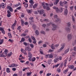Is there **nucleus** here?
<instances>
[{
	"mask_svg": "<svg viewBox=\"0 0 76 76\" xmlns=\"http://www.w3.org/2000/svg\"><path fill=\"white\" fill-rule=\"evenodd\" d=\"M34 14H35V15H38V12L37 11H34Z\"/></svg>",
	"mask_w": 76,
	"mask_h": 76,
	"instance_id": "nucleus-51",
	"label": "nucleus"
},
{
	"mask_svg": "<svg viewBox=\"0 0 76 76\" xmlns=\"http://www.w3.org/2000/svg\"><path fill=\"white\" fill-rule=\"evenodd\" d=\"M21 51L22 52V53H23L25 55H27V53L25 50H24L23 49H21Z\"/></svg>",
	"mask_w": 76,
	"mask_h": 76,
	"instance_id": "nucleus-10",
	"label": "nucleus"
},
{
	"mask_svg": "<svg viewBox=\"0 0 76 76\" xmlns=\"http://www.w3.org/2000/svg\"><path fill=\"white\" fill-rule=\"evenodd\" d=\"M67 38L69 40H70V39H71L73 38V37L71 34H69L68 35Z\"/></svg>",
	"mask_w": 76,
	"mask_h": 76,
	"instance_id": "nucleus-8",
	"label": "nucleus"
},
{
	"mask_svg": "<svg viewBox=\"0 0 76 76\" xmlns=\"http://www.w3.org/2000/svg\"><path fill=\"white\" fill-rule=\"evenodd\" d=\"M21 23L22 26H23V24L24 23V21L23 20H21Z\"/></svg>",
	"mask_w": 76,
	"mask_h": 76,
	"instance_id": "nucleus-38",
	"label": "nucleus"
},
{
	"mask_svg": "<svg viewBox=\"0 0 76 76\" xmlns=\"http://www.w3.org/2000/svg\"><path fill=\"white\" fill-rule=\"evenodd\" d=\"M50 25H51L53 27H54L53 28H55V29H57L58 28L57 26L56 25L54 24L53 23H50L49 24H47V26H49Z\"/></svg>",
	"mask_w": 76,
	"mask_h": 76,
	"instance_id": "nucleus-3",
	"label": "nucleus"
},
{
	"mask_svg": "<svg viewBox=\"0 0 76 76\" xmlns=\"http://www.w3.org/2000/svg\"><path fill=\"white\" fill-rule=\"evenodd\" d=\"M67 25L68 27H70L71 26V23L70 22H68L67 23Z\"/></svg>",
	"mask_w": 76,
	"mask_h": 76,
	"instance_id": "nucleus-33",
	"label": "nucleus"
},
{
	"mask_svg": "<svg viewBox=\"0 0 76 76\" xmlns=\"http://www.w3.org/2000/svg\"><path fill=\"white\" fill-rule=\"evenodd\" d=\"M54 44H52L51 45V48L52 50H55V47H57L59 46V44H57L56 45H54Z\"/></svg>",
	"mask_w": 76,
	"mask_h": 76,
	"instance_id": "nucleus-4",
	"label": "nucleus"
},
{
	"mask_svg": "<svg viewBox=\"0 0 76 76\" xmlns=\"http://www.w3.org/2000/svg\"><path fill=\"white\" fill-rule=\"evenodd\" d=\"M30 46L31 47V48H34V45L32 44H31L30 45Z\"/></svg>",
	"mask_w": 76,
	"mask_h": 76,
	"instance_id": "nucleus-48",
	"label": "nucleus"
},
{
	"mask_svg": "<svg viewBox=\"0 0 76 76\" xmlns=\"http://www.w3.org/2000/svg\"><path fill=\"white\" fill-rule=\"evenodd\" d=\"M26 35V34H21V37H25Z\"/></svg>",
	"mask_w": 76,
	"mask_h": 76,
	"instance_id": "nucleus-44",
	"label": "nucleus"
},
{
	"mask_svg": "<svg viewBox=\"0 0 76 76\" xmlns=\"http://www.w3.org/2000/svg\"><path fill=\"white\" fill-rule=\"evenodd\" d=\"M40 33L42 34H44V35H45V33L44 31H40Z\"/></svg>",
	"mask_w": 76,
	"mask_h": 76,
	"instance_id": "nucleus-43",
	"label": "nucleus"
},
{
	"mask_svg": "<svg viewBox=\"0 0 76 76\" xmlns=\"http://www.w3.org/2000/svg\"><path fill=\"white\" fill-rule=\"evenodd\" d=\"M72 19L73 22L74 23L75 22V18H74V16H72Z\"/></svg>",
	"mask_w": 76,
	"mask_h": 76,
	"instance_id": "nucleus-34",
	"label": "nucleus"
},
{
	"mask_svg": "<svg viewBox=\"0 0 76 76\" xmlns=\"http://www.w3.org/2000/svg\"><path fill=\"white\" fill-rule=\"evenodd\" d=\"M17 10H20L21 9V7H19L17 8Z\"/></svg>",
	"mask_w": 76,
	"mask_h": 76,
	"instance_id": "nucleus-59",
	"label": "nucleus"
},
{
	"mask_svg": "<svg viewBox=\"0 0 76 76\" xmlns=\"http://www.w3.org/2000/svg\"><path fill=\"white\" fill-rule=\"evenodd\" d=\"M72 56H73V57L75 56V54H76V53L75 52H73L72 53Z\"/></svg>",
	"mask_w": 76,
	"mask_h": 76,
	"instance_id": "nucleus-49",
	"label": "nucleus"
},
{
	"mask_svg": "<svg viewBox=\"0 0 76 76\" xmlns=\"http://www.w3.org/2000/svg\"><path fill=\"white\" fill-rule=\"evenodd\" d=\"M32 56V54H31V53L30 52L28 53V57H29V58H31Z\"/></svg>",
	"mask_w": 76,
	"mask_h": 76,
	"instance_id": "nucleus-16",
	"label": "nucleus"
},
{
	"mask_svg": "<svg viewBox=\"0 0 76 76\" xmlns=\"http://www.w3.org/2000/svg\"><path fill=\"white\" fill-rule=\"evenodd\" d=\"M25 39L23 37L21 39V41H22V42H23V41H25Z\"/></svg>",
	"mask_w": 76,
	"mask_h": 76,
	"instance_id": "nucleus-50",
	"label": "nucleus"
},
{
	"mask_svg": "<svg viewBox=\"0 0 76 76\" xmlns=\"http://www.w3.org/2000/svg\"><path fill=\"white\" fill-rule=\"evenodd\" d=\"M8 35L10 38H12V35H11V34L10 33H8Z\"/></svg>",
	"mask_w": 76,
	"mask_h": 76,
	"instance_id": "nucleus-30",
	"label": "nucleus"
},
{
	"mask_svg": "<svg viewBox=\"0 0 76 76\" xmlns=\"http://www.w3.org/2000/svg\"><path fill=\"white\" fill-rule=\"evenodd\" d=\"M27 12L28 13H31V10H27Z\"/></svg>",
	"mask_w": 76,
	"mask_h": 76,
	"instance_id": "nucleus-61",
	"label": "nucleus"
},
{
	"mask_svg": "<svg viewBox=\"0 0 76 76\" xmlns=\"http://www.w3.org/2000/svg\"><path fill=\"white\" fill-rule=\"evenodd\" d=\"M23 4H25L24 7H28V4H26V3L24 2L23 3Z\"/></svg>",
	"mask_w": 76,
	"mask_h": 76,
	"instance_id": "nucleus-21",
	"label": "nucleus"
},
{
	"mask_svg": "<svg viewBox=\"0 0 76 76\" xmlns=\"http://www.w3.org/2000/svg\"><path fill=\"white\" fill-rule=\"evenodd\" d=\"M73 7H74L72 6V7H69V8L71 10H73Z\"/></svg>",
	"mask_w": 76,
	"mask_h": 76,
	"instance_id": "nucleus-56",
	"label": "nucleus"
},
{
	"mask_svg": "<svg viewBox=\"0 0 76 76\" xmlns=\"http://www.w3.org/2000/svg\"><path fill=\"white\" fill-rule=\"evenodd\" d=\"M32 74V72H27V76H28L29 75H31Z\"/></svg>",
	"mask_w": 76,
	"mask_h": 76,
	"instance_id": "nucleus-42",
	"label": "nucleus"
},
{
	"mask_svg": "<svg viewBox=\"0 0 76 76\" xmlns=\"http://www.w3.org/2000/svg\"><path fill=\"white\" fill-rule=\"evenodd\" d=\"M53 9H55L56 10V11L57 12H60V13H61L63 11V8H61V9L59 10L58 8V7H53Z\"/></svg>",
	"mask_w": 76,
	"mask_h": 76,
	"instance_id": "nucleus-2",
	"label": "nucleus"
},
{
	"mask_svg": "<svg viewBox=\"0 0 76 76\" xmlns=\"http://www.w3.org/2000/svg\"><path fill=\"white\" fill-rule=\"evenodd\" d=\"M35 33L36 34V35H38L39 34V33L38 31V30H36L35 31Z\"/></svg>",
	"mask_w": 76,
	"mask_h": 76,
	"instance_id": "nucleus-36",
	"label": "nucleus"
},
{
	"mask_svg": "<svg viewBox=\"0 0 76 76\" xmlns=\"http://www.w3.org/2000/svg\"><path fill=\"white\" fill-rule=\"evenodd\" d=\"M36 60V58H33L32 59V61H35Z\"/></svg>",
	"mask_w": 76,
	"mask_h": 76,
	"instance_id": "nucleus-47",
	"label": "nucleus"
},
{
	"mask_svg": "<svg viewBox=\"0 0 76 76\" xmlns=\"http://www.w3.org/2000/svg\"><path fill=\"white\" fill-rule=\"evenodd\" d=\"M54 17L55 19H56V20L55 19H54L53 20L54 22H56V23H57V24L60 23H61V20L60 18H57V17H58L57 15H54Z\"/></svg>",
	"mask_w": 76,
	"mask_h": 76,
	"instance_id": "nucleus-1",
	"label": "nucleus"
},
{
	"mask_svg": "<svg viewBox=\"0 0 76 76\" xmlns=\"http://www.w3.org/2000/svg\"><path fill=\"white\" fill-rule=\"evenodd\" d=\"M13 76H18V74L16 73H15L13 75Z\"/></svg>",
	"mask_w": 76,
	"mask_h": 76,
	"instance_id": "nucleus-64",
	"label": "nucleus"
},
{
	"mask_svg": "<svg viewBox=\"0 0 76 76\" xmlns=\"http://www.w3.org/2000/svg\"><path fill=\"white\" fill-rule=\"evenodd\" d=\"M0 31L3 33V34H5V31L3 29H0Z\"/></svg>",
	"mask_w": 76,
	"mask_h": 76,
	"instance_id": "nucleus-23",
	"label": "nucleus"
},
{
	"mask_svg": "<svg viewBox=\"0 0 76 76\" xmlns=\"http://www.w3.org/2000/svg\"><path fill=\"white\" fill-rule=\"evenodd\" d=\"M2 51H1L0 53V57H5V56L1 53Z\"/></svg>",
	"mask_w": 76,
	"mask_h": 76,
	"instance_id": "nucleus-32",
	"label": "nucleus"
},
{
	"mask_svg": "<svg viewBox=\"0 0 76 76\" xmlns=\"http://www.w3.org/2000/svg\"><path fill=\"white\" fill-rule=\"evenodd\" d=\"M8 41H9V42H10L12 43L13 42V41H14L13 40L9 39V40H8Z\"/></svg>",
	"mask_w": 76,
	"mask_h": 76,
	"instance_id": "nucleus-35",
	"label": "nucleus"
},
{
	"mask_svg": "<svg viewBox=\"0 0 76 76\" xmlns=\"http://www.w3.org/2000/svg\"><path fill=\"white\" fill-rule=\"evenodd\" d=\"M38 12L41 15H42V14H43V13H44V10H39L38 11Z\"/></svg>",
	"mask_w": 76,
	"mask_h": 76,
	"instance_id": "nucleus-14",
	"label": "nucleus"
},
{
	"mask_svg": "<svg viewBox=\"0 0 76 76\" xmlns=\"http://www.w3.org/2000/svg\"><path fill=\"white\" fill-rule=\"evenodd\" d=\"M42 5L43 6V7L44 9H46V6H45V4H44V3H42Z\"/></svg>",
	"mask_w": 76,
	"mask_h": 76,
	"instance_id": "nucleus-40",
	"label": "nucleus"
},
{
	"mask_svg": "<svg viewBox=\"0 0 76 76\" xmlns=\"http://www.w3.org/2000/svg\"><path fill=\"white\" fill-rule=\"evenodd\" d=\"M69 70V69L67 68L66 69L64 70L63 72V73L64 74H66V72H68V70Z\"/></svg>",
	"mask_w": 76,
	"mask_h": 76,
	"instance_id": "nucleus-24",
	"label": "nucleus"
},
{
	"mask_svg": "<svg viewBox=\"0 0 76 76\" xmlns=\"http://www.w3.org/2000/svg\"><path fill=\"white\" fill-rule=\"evenodd\" d=\"M17 66H18V65H17L15 63L9 65V67H17Z\"/></svg>",
	"mask_w": 76,
	"mask_h": 76,
	"instance_id": "nucleus-5",
	"label": "nucleus"
},
{
	"mask_svg": "<svg viewBox=\"0 0 76 76\" xmlns=\"http://www.w3.org/2000/svg\"><path fill=\"white\" fill-rule=\"evenodd\" d=\"M60 6H63L64 4V1L62 2V1H61L60 2Z\"/></svg>",
	"mask_w": 76,
	"mask_h": 76,
	"instance_id": "nucleus-20",
	"label": "nucleus"
},
{
	"mask_svg": "<svg viewBox=\"0 0 76 76\" xmlns=\"http://www.w3.org/2000/svg\"><path fill=\"white\" fill-rule=\"evenodd\" d=\"M57 72L58 73H60L61 72V70L60 69L58 68L57 70Z\"/></svg>",
	"mask_w": 76,
	"mask_h": 76,
	"instance_id": "nucleus-41",
	"label": "nucleus"
},
{
	"mask_svg": "<svg viewBox=\"0 0 76 76\" xmlns=\"http://www.w3.org/2000/svg\"><path fill=\"white\" fill-rule=\"evenodd\" d=\"M1 7L2 9H4L5 8V6H4V3H2L1 4Z\"/></svg>",
	"mask_w": 76,
	"mask_h": 76,
	"instance_id": "nucleus-25",
	"label": "nucleus"
},
{
	"mask_svg": "<svg viewBox=\"0 0 76 76\" xmlns=\"http://www.w3.org/2000/svg\"><path fill=\"white\" fill-rule=\"evenodd\" d=\"M38 6V4H35L33 6V8L35 9Z\"/></svg>",
	"mask_w": 76,
	"mask_h": 76,
	"instance_id": "nucleus-28",
	"label": "nucleus"
},
{
	"mask_svg": "<svg viewBox=\"0 0 76 76\" xmlns=\"http://www.w3.org/2000/svg\"><path fill=\"white\" fill-rule=\"evenodd\" d=\"M3 39H0V45H1V44H3Z\"/></svg>",
	"mask_w": 76,
	"mask_h": 76,
	"instance_id": "nucleus-37",
	"label": "nucleus"
},
{
	"mask_svg": "<svg viewBox=\"0 0 76 76\" xmlns=\"http://www.w3.org/2000/svg\"><path fill=\"white\" fill-rule=\"evenodd\" d=\"M12 70L13 71H16V69L15 68H12Z\"/></svg>",
	"mask_w": 76,
	"mask_h": 76,
	"instance_id": "nucleus-60",
	"label": "nucleus"
},
{
	"mask_svg": "<svg viewBox=\"0 0 76 76\" xmlns=\"http://www.w3.org/2000/svg\"><path fill=\"white\" fill-rule=\"evenodd\" d=\"M68 67L69 69H74V66L73 65H69Z\"/></svg>",
	"mask_w": 76,
	"mask_h": 76,
	"instance_id": "nucleus-13",
	"label": "nucleus"
},
{
	"mask_svg": "<svg viewBox=\"0 0 76 76\" xmlns=\"http://www.w3.org/2000/svg\"><path fill=\"white\" fill-rule=\"evenodd\" d=\"M11 55H12V52H11L10 53L8 54L7 55V57H9Z\"/></svg>",
	"mask_w": 76,
	"mask_h": 76,
	"instance_id": "nucleus-39",
	"label": "nucleus"
},
{
	"mask_svg": "<svg viewBox=\"0 0 76 76\" xmlns=\"http://www.w3.org/2000/svg\"><path fill=\"white\" fill-rule=\"evenodd\" d=\"M64 14L65 15H67V10L66 9L65 10Z\"/></svg>",
	"mask_w": 76,
	"mask_h": 76,
	"instance_id": "nucleus-22",
	"label": "nucleus"
},
{
	"mask_svg": "<svg viewBox=\"0 0 76 76\" xmlns=\"http://www.w3.org/2000/svg\"><path fill=\"white\" fill-rule=\"evenodd\" d=\"M27 69H28L27 68H24L23 69V72H24V71H25V70H27Z\"/></svg>",
	"mask_w": 76,
	"mask_h": 76,
	"instance_id": "nucleus-57",
	"label": "nucleus"
},
{
	"mask_svg": "<svg viewBox=\"0 0 76 76\" xmlns=\"http://www.w3.org/2000/svg\"><path fill=\"white\" fill-rule=\"evenodd\" d=\"M31 38H32V39L34 41H35V37H34L33 36H31Z\"/></svg>",
	"mask_w": 76,
	"mask_h": 76,
	"instance_id": "nucleus-46",
	"label": "nucleus"
},
{
	"mask_svg": "<svg viewBox=\"0 0 76 76\" xmlns=\"http://www.w3.org/2000/svg\"><path fill=\"white\" fill-rule=\"evenodd\" d=\"M69 51V48L66 49L64 51V54H67V53H68Z\"/></svg>",
	"mask_w": 76,
	"mask_h": 76,
	"instance_id": "nucleus-27",
	"label": "nucleus"
},
{
	"mask_svg": "<svg viewBox=\"0 0 76 76\" xmlns=\"http://www.w3.org/2000/svg\"><path fill=\"white\" fill-rule=\"evenodd\" d=\"M42 26L44 28H45V26H46V25H45V24H43L42 25Z\"/></svg>",
	"mask_w": 76,
	"mask_h": 76,
	"instance_id": "nucleus-62",
	"label": "nucleus"
},
{
	"mask_svg": "<svg viewBox=\"0 0 76 76\" xmlns=\"http://www.w3.org/2000/svg\"><path fill=\"white\" fill-rule=\"evenodd\" d=\"M53 54H49L48 58H53Z\"/></svg>",
	"mask_w": 76,
	"mask_h": 76,
	"instance_id": "nucleus-26",
	"label": "nucleus"
},
{
	"mask_svg": "<svg viewBox=\"0 0 76 76\" xmlns=\"http://www.w3.org/2000/svg\"><path fill=\"white\" fill-rule=\"evenodd\" d=\"M60 0H55V2H54V4L55 5H56L58 4V3L59 2V1Z\"/></svg>",
	"mask_w": 76,
	"mask_h": 76,
	"instance_id": "nucleus-17",
	"label": "nucleus"
},
{
	"mask_svg": "<svg viewBox=\"0 0 76 76\" xmlns=\"http://www.w3.org/2000/svg\"><path fill=\"white\" fill-rule=\"evenodd\" d=\"M34 41H35L33 42V44H35L36 45H37V44H36L37 41H36L35 40Z\"/></svg>",
	"mask_w": 76,
	"mask_h": 76,
	"instance_id": "nucleus-53",
	"label": "nucleus"
},
{
	"mask_svg": "<svg viewBox=\"0 0 76 76\" xmlns=\"http://www.w3.org/2000/svg\"><path fill=\"white\" fill-rule=\"evenodd\" d=\"M49 56V54L46 55L45 56V57L46 58H47Z\"/></svg>",
	"mask_w": 76,
	"mask_h": 76,
	"instance_id": "nucleus-63",
	"label": "nucleus"
},
{
	"mask_svg": "<svg viewBox=\"0 0 76 76\" xmlns=\"http://www.w3.org/2000/svg\"><path fill=\"white\" fill-rule=\"evenodd\" d=\"M50 75H51V73H48L46 75V76H50Z\"/></svg>",
	"mask_w": 76,
	"mask_h": 76,
	"instance_id": "nucleus-58",
	"label": "nucleus"
},
{
	"mask_svg": "<svg viewBox=\"0 0 76 76\" xmlns=\"http://www.w3.org/2000/svg\"><path fill=\"white\" fill-rule=\"evenodd\" d=\"M65 45V44H61V46H62L61 48H60V51H61L62 50L64 49V45Z\"/></svg>",
	"mask_w": 76,
	"mask_h": 76,
	"instance_id": "nucleus-15",
	"label": "nucleus"
},
{
	"mask_svg": "<svg viewBox=\"0 0 76 76\" xmlns=\"http://www.w3.org/2000/svg\"><path fill=\"white\" fill-rule=\"evenodd\" d=\"M7 13H8L7 14V16L8 18H9L11 16V13L10 12V11H9V10H8L7 11Z\"/></svg>",
	"mask_w": 76,
	"mask_h": 76,
	"instance_id": "nucleus-9",
	"label": "nucleus"
},
{
	"mask_svg": "<svg viewBox=\"0 0 76 76\" xmlns=\"http://www.w3.org/2000/svg\"><path fill=\"white\" fill-rule=\"evenodd\" d=\"M29 20H31V21H30L29 23L31 25H32L33 23H34V21L32 20L34 19V18L33 17H31L29 18Z\"/></svg>",
	"mask_w": 76,
	"mask_h": 76,
	"instance_id": "nucleus-6",
	"label": "nucleus"
},
{
	"mask_svg": "<svg viewBox=\"0 0 76 76\" xmlns=\"http://www.w3.org/2000/svg\"><path fill=\"white\" fill-rule=\"evenodd\" d=\"M6 72L7 73H10V69L9 68H7L6 69Z\"/></svg>",
	"mask_w": 76,
	"mask_h": 76,
	"instance_id": "nucleus-31",
	"label": "nucleus"
},
{
	"mask_svg": "<svg viewBox=\"0 0 76 76\" xmlns=\"http://www.w3.org/2000/svg\"><path fill=\"white\" fill-rule=\"evenodd\" d=\"M16 25V23L15 22L14 23L12 26V29H14V28H15V26Z\"/></svg>",
	"mask_w": 76,
	"mask_h": 76,
	"instance_id": "nucleus-18",
	"label": "nucleus"
},
{
	"mask_svg": "<svg viewBox=\"0 0 76 76\" xmlns=\"http://www.w3.org/2000/svg\"><path fill=\"white\" fill-rule=\"evenodd\" d=\"M58 61V58H56L54 59V63H57V61Z\"/></svg>",
	"mask_w": 76,
	"mask_h": 76,
	"instance_id": "nucleus-29",
	"label": "nucleus"
},
{
	"mask_svg": "<svg viewBox=\"0 0 76 76\" xmlns=\"http://www.w3.org/2000/svg\"><path fill=\"white\" fill-rule=\"evenodd\" d=\"M44 20V21H45V22H49V20H48V19H45Z\"/></svg>",
	"mask_w": 76,
	"mask_h": 76,
	"instance_id": "nucleus-52",
	"label": "nucleus"
},
{
	"mask_svg": "<svg viewBox=\"0 0 76 76\" xmlns=\"http://www.w3.org/2000/svg\"><path fill=\"white\" fill-rule=\"evenodd\" d=\"M26 50H27L28 51H30L32 50V48L29 47H26L25 48Z\"/></svg>",
	"mask_w": 76,
	"mask_h": 76,
	"instance_id": "nucleus-12",
	"label": "nucleus"
},
{
	"mask_svg": "<svg viewBox=\"0 0 76 76\" xmlns=\"http://www.w3.org/2000/svg\"><path fill=\"white\" fill-rule=\"evenodd\" d=\"M29 3H30L29 7H32V6H33L34 4V1H33V0H30L29 1Z\"/></svg>",
	"mask_w": 76,
	"mask_h": 76,
	"instance_id": "nucleus-7",
	"label": "nucleus"
},
{
	"mask_svg": "<svg viewBox=\"0 0 76 76\" xmlns=\"http://www.w3.org/2000/svg\"><path fill=\"white\" fill-rule=\"evenodd\" d=\"M28 41L30 43H31L32 42V40L31 39V38H28Z\"/></svg>",
	"mask_w": 76,
	"mask_h": 76,
	"instance_id": "nucleus-54",
	"label": "nucleus"
},
{
	"mask_svg": "<svg viewBox=\"0 0 76 76\" xmlns=\"http://www.w3.org/2000/svg\"><path fill=\"white\" fill-rule=\"evenodd\" d=\"M46 9L47 10H50V8H49V7H46Z\"/></svg>",
	"mask_w": 76,
	"mask_h": 76,
	"instance_id": "nucleus-45",
	"label": "nucleus"
},
{
	"mask_svg": "<svg viewBox=\"0 0 76 76\" xmlns=\"http://www.w3.org/2000/svg\"><path fill=\"white\" fill-rule=\"evenodd\" d=\"M7 8V9H8L10 12H13V9H12V7H11L10 6H8Z\"/></svg>",
	"mask_w": 76,
	"mask_h": 76,
	"instance_id": "nucleus-11",
	"label": "nucleus"
},
{
	"mask_svg": "<svg viewBox=\"0 0 76 76\" xmlns=\"http://www.w3.org/2000/svg\"><path fill=\"white\" fill-rule=\"evenodd\" d=\"M7 53H8V51L7 50H5L4 52V55L7 56Z\"/></svg>",
	"mask_w": 76,
	"mask_h": 76,
	"instance_id": "nucleus-19",
	"label": "nucleus"
},
{
	"mask_svg": "<svg viewBox=\"0 0 76 76\" xmlns=\"http://www.w3.org/2000/svg\"><path fill=\"white\" fill-rule=\"evenodd\" d=\"M59 65H60V64H58L55 65L54 66V67H58V66H59Z\"/></svg>",
	"mask_w": 76,
	"mask_h": 76,
	"instance_id": "nucleus-55",
	"label": "nucleus"
}]
</instances>
